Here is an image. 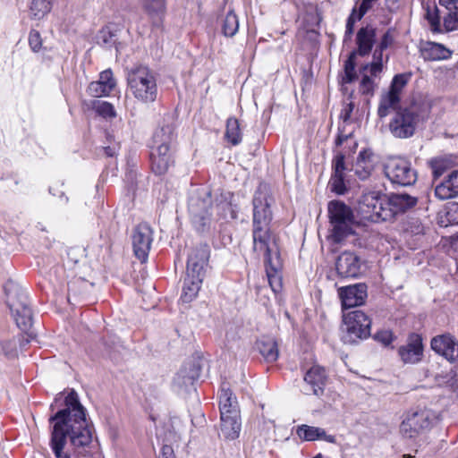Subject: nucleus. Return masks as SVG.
<instances>
[{
    "label": "nucleus",
    "mask_w": 458,
    "mask_h": 458,
    "mask_svg": "<svg viewBox=\"0 0 458 458\" xmlns=\"http://www.w3.org/2000/svg\"><path fill=\"white\" fill-rule=\"evenodd\" d=\"M225 137V140L233 146L241 143L242 131L240 128V123L236 118L230 117L227 119Z\"/></svg>",
    "instance_id": "36"
},
{
    "label": "nucleus",
    "mask_w": 458,
    "mask_h": 458,
    "mask_svg": "<svg viewBox=\"0 0 458 458\" xmlns=\"http://www.w3.org/2000/svg\"><path fill=\"white\" fill-rule=\"evenodd\" d=\"M209 259V249L206 244L199 245L192 250L188 258L187 272L189 275L196 274L203 277L205 267Z\"/></svg>",
    "instance_id": "19"
},
{
    "label": "nucleus",
    "mask_w": 458,
    "mask_h": 458,
    "mask_svg": "<svg viewBox=\"0 0 458 458\" xmlns=\"http://www.w3.org/2000/svg\"><path fill=\"white\" fill-rule=\"evenodd\" d=\"M314 458H323V456L319 454L316 455Z\"/></svg>",
    "instance_id": "62"
},
{
    "label": "nucleus",
    "mask_w": 458,
    "mask_h": 458,
    "mask_svg": "<svg viewBox=\"0 0 458 458\" xmlns=\"http://www.w3.org/2000/svg\"><path fill=\"white\" fill-rule=\"evenodd\" d=\"M417 204V198L406 193L382 194L364 192L359 199L357 213L363 221L378 223L393 220Z\"/></svg>",
    "instance_id": "2"
},
{
    "label": "nucleus",
    "mask_w": 458,
    "mask_h": 458,
    "mask_svg": "<svg viewBox=\"0 0 458 458\" xmlns=\"http://www.w3.org/2000/svg\"><path fill=\"white\" fill-rule=\"evenodd\" d=\"M392 42H393V37L387 31L382 37L381 41H380L377 48H379L381 50H385V49H386L392 44Z\"/></svg>",
    "instance_id": "54"
},
{
    "label": "nucleus",
    "mask_w": 458,
    "mask_h": 458,
    "mask_svg": "<svg viewBox=\"0 0 458 458\" xmlns=\"http://www.w3.org/2000/svg\"><path fill=\"white\" fill-rule=\"evenodd\" d=\"M403 458H413L411 454H404Z\"/></svg>",
    "instance_id": "61"
},
{
    "label": "nucleus",
    "mask_w": 458,
    "mask_h": 458,
    "mask_svg": "<svg viewBox=\"0 0 458 458\" xmlns=\"http://www.w3.org/2000/svg\"><path fill=\"white\" fill-rule=\"evenodd\" d=\"M361 260L354 252L344 251L336 260V271L342 277H358L361 273Z\"/></svg>",
    "instance_id": "17"
},
{
    "label": "nucleus",
    "mask_w": 458,
    "mask_h": 458,
    "mask_svg": "<svg viewBox=\"0 0 458 458\" xmlns=\"http://www.w3.org/2000/svg\"><path fill=\"white\" fill-rule=\"evenodd\" d=\"M443 171L444 169L442 167L441 162L437 160L432 162V173L434 179L440 177L443 174Z\"/></svg>",
    "instance_id": "55"
},
{
    "label": "nucleus",
    "mask_w": 458,
    "mask_h": 458,
    "mask_svg": "<svg viewBox=\"0 0 458 458\" xmlns=\"http://www.w3.org/2000/svg\"><path fill=\"white\" fill-rule=\"evenodd\" d=\"M188 210L192 224L198 231H204L211 219L212 199L208 189H197L189 198Z\"/></svg>",
    "instance_id": "8"
},
{
    "label": "nucleus",
    "mask_w": 458,
    "mask_h": 458,
    "mask_svg": "<svg viewBox=\"0 0 458 458\" xmlns=\"http://www.w3.org/2000/svg\"><path fill=\"white\" fill-rule=\"evenodd\" d=\"M435 196L440 200L458 196V170L452 171L435 187Z\"/></svg>",
    "instance_id": "22"
},
{
    "label": "nucleus",
    "mask_w": 458,
    "mask_h": 458,
    "mask_svg": "<svg viewBox=\"0 0 458 458\" xmlns=\"http://www.w3.org/2000/svg\"><path fill=\"white\" fill-rule=\"evenodd\" d=\"M439 4L446 11L443 18L445 31L458 30V0H439Z\"/></svg>",
    "instance_id": "28"
},
{
    "label": "nucleus",
    "mask_w": 458,
    "mask_h": 458,
    "mask_svg": "<svg viewBox=\"0 0 458 458\" xmlns=\"http://www.w3.org/2000/svg\"><path fill=\"white\" fill-rule=\"evenodd\" d=\"M196 371L194 369H190L189 370L186 368H182L174 378V382L179 387H188L193 385V382L196 377Z\"/></svg>",
    "instance_id": "40"
},
{
    "label": "nucleus",
    "mask_w": 458,
    "mask_h": 458,
    "mask_svg": "<svg viewBox=\"0 0 458 458\" xmlns=\"http://www.w3.org/2000/svg\"><path fill=\"white\" fill-rule=\"evenodd\" d=\"M353 109H354V104L352 102H350V103L344 105V108L341 111V114H340L341 119H343L344 122H347L350 119Z\"/></svg>",
    "instance_id": "52"
},
{
    "label": "nucleus",
    "mask_w": 458,
    "mask_h": 458,
    "mask_svg": "<svg viewBox=\"0 0 458 458\" xmlns=\"http://www.w3.org/2000/svg\"><path fill=\"white\" fill-rule=\"evenodd\" d=\"M96 111L98 114H100L103 117H114L115 116V111L113 106L108 102L106 101H98L95 105Z\"/></svg>",
    "instance_id": "43"
},
{
    "label": "nucleus",
    "mask_w": 458,
    "mask_h": 458,
    "mask_svg": "<svg viewBox=\"0 0 458 458\" xmlns=\"http://www.w3.org/2000/svg\"><path fill=\"white\" fill-rule=\"evenodd\" d=\"M344 324L350 342L365 339L370 335V318L361 310L344 313Z\"/></svg>",
    "instance_id": "12"
},
{
    "label": "nucleus",
    "mask_w": 458,
    "mask_h": 458,
    "mask_svg": "<svg viewBox=\"0 0 458 458\" xmlns=\"http://www.w3.org/2000/svg\"><path fill=\"white\" fill-rule=\"evenodd\" d=\"M375 89V82L367 73L362 74L360 83V92L363 95H373Z\"/></svg>",
    "instance_id": "44"
},
{
    "label": "nucleus",
    "mask_w": 458,
    "mask_h": 458,
    "mask_svg": "<svg viewBox=\"0 0 458 458\" xmlns=\"http://www.w3.org/2000/svg\"><path fill=\"white\" fill-rule=\"evenodd\" d=\"M334 173L329 181V187L333 192L338 195L344 194L347 188L344 183V171L346 170L344 163V155L338 153L333 159Z\"/></svg>",
    "instance_id": "20"
},
{
    "label": "nucleus",
    "mask_w": 458,
    "mask_h": 458,
    "mask_svg": "<svg viewBox=\"0 0 458 458\" xmlns=\"http://www.w3.org/2000/svg\"><path fill=\"white\" fill-rule=\"evenodd\" d=\"M115 87V81L111 70H106L99 75L98 81H93L89 85L88 92L90 96L100 98L107 96Z\"/></svg>",
    "instance_id": "23"
},
{
    "label": "nucleus",
    "mask_w": 458,
    "mask_h": 458,
    "mask_svg": "<svg viewBox=\"0 0 458 458\" xmlns=\"http://www.w3.org/2000/svg\"><path fill=\"white\" fill-rule=\"evenodd\" d=\"M376 39V30L370 26L360 28L356 36L357 55L360 56L368 55L374 46Z\"/></svg>",
    "instance_id": "27"
},
{
    "label": "nucleus",
    "mask_w": 458,
    "mask_h": 458,
    "mask_svg": "<svg viewBox=\"0 0 458 458\" xmlns=\"http://www.w3.org/2000/svg\"><path fill=\"white\" fill-rule=\"evenodd\" d=\"M53 0H33L30 13L34 19L40 20L47 14L52 8Z\"/></svg>",
    "instance_id": "39"
},
{
    "label": "nucleus",
    "mask_w": 458,
    "mask_h": 458,
    "mask_svg": "<svg viewBox=\"0 0 458 458\" xmlns=\"http://www.w3.org/2000/svg\"><path fill=\"white\" fill-rule=\"evenodd\" d=\"M375 0H362L360 8L359 13L357 14V19L360 20L365 13L371 8L372 2Z\"/></svg>",
    "instance_id": "53"
},
{
    "label": "nucleus",
    "mask_w": 458,
    "mask_h": 458,
    "mask_svg": "<svg viewBox=\"0 0 458 458\" xmlns=\"http://www.w3.org/2000/svg\"><path fill=\"white\" fill-rule=\"evenodd\" d=\"M296 435L303 441L324 440L327 443L335 442V437L328 435L324 428L305 424L297 427Z\"/></svg>",
    "instance_id": "26"
},
{
    "label": "nucleus",
    "mask_w": 458,
    "mask_h": 458,
    "mask_svg": "<svg viewBox=\"0 0 458 458\" xmlns=\"http://www.w3.org/2000/svg\"><path fill=\"white\" fill-rule=\"evenodd\" d=\"M429 113L430 106L428 102L413 101L408 106L396 110L389 123V131L395 138H411L419 124L428 119Z\"/></svg>",
    "instance_id": "3"
},
{
    "label": "nucleus",
    "mask_w": 458,
    "mask_h": 458,
    "mask_svg": "<svg viewBox=\"0 0 458 458\" xmlns=\"http://www.w3.org/2000/svg\"><path fill=\"white\" fill-rule=\"evenodd\" d=\"M357 14L358 13H356V9L353 8L352 13L350 14L346 21L345 37L350 38L353 33L354 24L357 21H359L357 19Z\"/></svg>",
    "instance_id": "49"
},
{
    "label": "nucleus",
    "mask_w": 458,
    "mask_h": 458,
    "mask_svg": "<svg viewBox=\"0 0 458 458\" xmlns=\"http://www.w3.org/2000/svg\"><path fill=\"white\" fill-rule=\"evenodd\" d=\"M29 44L33 52H38L42 47V38L38 31L32 30L29 34Z\"/></svg>",
    "instance_id": "46"
},
{
    "label": "nucleus",
    "mask_w": 458,
    "mask_h": 458,
    "mask_svg": "<svg viewBox=\"0 0 458 458\" xmlns=\"http://www.w3.org/2000/svg\"><path fill=\"white\" fill-rule=\"evenodd\" d=\"M202 280L203 277L199 276L196 274L189 275L186 271V276L184 278L181 296L183 302H191L198 295Z\"/></svg>",
    "instance_id": "31"
},
{
    "label": "nucleus",
    "mask_w": 458,
    "mask_h": 458,
    "mask_svg": "<svg viewBox=\"0 0 458 458\" xmlns=\"http://www.w3.org/2000/svg\"><path fill=\"white\" fill-rule=\"evenodd\" d=\"M384 171L392 183L401 186L412 185L417 181L416 171L411 167L410 161L403 157L388 158L384 165Z\"/></svg>",
    "instance_id": "9"
},
{
    "label": "nucleus",
    "mask_w": 458,
    "mask_h": 458,
    "mask_svg": "<svg viewBox=\"0 0 458 458\" xmlns=\"http://www.w3.org/2000/svg\"><path fill=\"white\" fill-rule=\"evenodd\" d=\"M72 295H75L74 284H69V289H68V300L69 301L71 300Z\"/></svg>",
    "instance_id": "59"
},
{
    "label": "nucleus",
    "mask_w": 458,
    "mask_h": 458,
    "mask_svg": "<svg viewBox=\"0 0 458 458\" xmlns=\"http://www.w3.org/2000/svg\"><path fill=\"white\" fill-rule=\"evenodd\" d=\"M408 81L409 76L406 74L402 73L395 75L391 82L389 89L386 92L395 97L401 98L402 91L406 86Z\"/></svg>",
    "instance_id": "42"
},
{
    "label": "nucleus",
    "mask_w": 458,
    "mask_h": 458,
    "mask_svg": "<svg viewBox=\"0 0 458 458\" xmlns=\"http://www.w3.org/2000/svg\"><path fill=\"white\" fill-rule=\"evenodd\" d=\"M342 142H343V139H342V137H338V139L336 140V144H337V145H341V144H342Z\"/></svg>",
    "instance_id": "60"
},
{
    "label": "nucleus",
    "mask_w": 458,
    "mask_h": 458,
    "mask_svg": "<svg viewBox=\"0 0 458 458\" xmlns=\"http://www.w3.org/2000/svg\"><path fill=\"white\" fill-rule=\"evenodd\" d=\"M220 416L231 415L235 411L239 412L236 397L232 391L225 386L221 390L219 397Z\"/></svg>",
    "instance_id": "34"
},
{
    "label": "nucleus",
    "mask_w": 458,
    "mask_h": 458,
    "mask_svg": "<svg viewBox=\"0 0 458 458\" xmlns=\"http://www.w3.org/2000/svg\"><path fill=\"white\" fill-rule=\"evenodd\" d=\"M427 19L428 21V23L430 24L431 30L436 32H442L445 30V29H442V25L440 22V17L437 14V11H435L434 13H427Z\"/></svg>",
    "instance_id": "47"
},
{
    "label": "nucleus",
    "mask_w": 458,
    "mask_h": 458,
    "mask_svg": "<svg viewBox=\"0 0 458 458\" xmlns=\"http://www.w3.org/2000/svg\"><path fill=\"white\" fill-rule=\"evenodd\" d=\"M65 407L49 419L53 423L50 447L55 458H71L66 449L67 438L76 458L92 456L94 428L81 403L78 394L72 390L64 399Z\"/></svg>",
    "instance_id": "1"
},
{
    "label": "nucleus",
    "mask_w": 458,
    "mask_h": 458,
    "mask_svg": "<svg viewBox=\"0 0 458 458\" xmlns=\"http://www.w3.org/2000/svg\"><path fill=\"white\" fill-rule=\"evenodd\" d=\"M239 30V20L233 11H229L223 20L222 30L225 36L233 37Z\"/></svg>",
    "instance_id": "38"
},
{
    "label": "nucleus",
    "mask_w": 458,
    "mask_h": 458,
    "mask_svg": "<svg viewBox=\"0 0 458 458\" xmlns=\"http://www.w3.org/2000/svg\"><path fill=\"white\" fill-rule=\"evenodd\" d=\"M220 435L225 439L233 440L237 438L241 431L240 412L235 411L231 415L220 416Z\"/></svg>",
    "instance_id": "25"
},
{
    "label": "nucleus",
    "mask_w": 458,
    "mask_h": 458,
    "mask_svg": "<svg viewBox=\"0 0 458 458\" xmlns=\"http://www.w3.org/2000/svg\"><path fill=\"white\" fill-rule=\"evenodd\" d=\"M439 223L442 226L458 225V203L451 202L445 206Z\"/></svg>",
    "instance_id": "37"
},
{
    "label": "nucleus",
    "mask_w": 458,
    "mask_h": 458,
    "mask_svg": "<svg viewBox=\"0 0 458 458\" xmlns=\"http://www.w3.org/2000/svg\"><path fill=\"white\" fill-rule=\"evenodd\" d=\"M303 393L320 396L324 392L327 375L324 368L314 365L304 375Z\"/></svg>",
    "instance_id": "15"
},
{
    "label": "nucleus",
    "mask_w": 458,
    "mask_h": 458,
    "mask_svg": "<svg viewBox=\"0 0 458 458\" xmlns=\"http://www.w3.org/2000/svg\"><path fill=\"white\" fill-rule=\"evenodd\" d=\"M400 97H395L388 92H384L380 96V100L377 107V115L380 118L386 117L391 111L396 112L400 104Z\"/></svg>",
    "instance_id": "33"
},
{
    "label": "nucleus",
    "mask_w": 458,
    "mask_h": 458,
    "mask_svg": "<svg viewBox=\"0 0 458 458\" xmlns=\"http://www.w3.org/2000/svg\"><path fill=\"white\" fill-rule=\"evenodd\" d=\"M160 458H174L173 449L170 445L163 446Z\"/></svg>",
    "instance_id": "56"
},
{
    "label": "nucleus",
    "mask_w": 458,
    "mask_h": 458,
    "mask_svg": "<svg viewBox=\"0 0 458 458\" xmlns=\"http://www.w3.org/2000/svg\"><path fill=\"white\" fill-rule=\"evenodd\" d=\"M252 239L253 251L262 254L265 261L281 257L277 236L270 230V225L252 226Z\"/></svg>",
    "instance_id": "10"
},
{
    "label": "nucleus",
    "mask_w": 458,
    "mask_h": 458,
    "mask_svg": "<svg viewBox=\"0 0 458 458\" xmlns=\"http://www.w3.org/2000/svg\"><path fill=\"white\" fill-rule=\"evenodd\" d=\"M274 199L266 186H259L255 192L253 203L252 226L270 225L272 221L271 205Z\"/></svg>",
    "instance_id": "13"
},
{
    "label": "nucleus",
    "mask_w": 458,
    "mask_h": 458,
    "mask_svg": "<svg viewBox=\"0 0 458 458\" xmlns=\"http://www.w3.org/2000/svg\"><path fill=\"white\" fill-rule=\"evenodd\" d=\"M431 348L449 361L458 360V343L450 335H442L431 340Z\"/></svg>",
    "instance_id": "18"
},
{
    "label": "nucleus",
    "mask_w": 458,
    "mask_h": 458,
    "mask_svg": "<svg viewBox=\"0 0 458 458\" xmlns=\"http://www.w3.org/2000/svg\"><path fill=\"white\" fill-rule=\"evenodd\" d=\"M327 210L329 222L332 226L330 239L335 243H341L347 236L354 233L352 210L340 200L330 201Z\"/></svg>",
    "instance_id": "6"
},
{
    "label": "nucleus",
    "mask_w": 458,
    "mask_h": 458,
    "mask_svg": "<svg viewBox=\"0 0 458 458\" xmlns=\"http://www.w3.org/2000/svg\"><path fill=\"white\" fill-rule=\"evenodd\" d=\"M157 73L146 65H136L127 72L129 91L141 104L148 105L157 99Z\"/></svg>",
    "instance_id": "4"
},
{
    "label": "nucleus",
    "mask_w": 458,
    "mask_h": 458,
    "mask_svg": "<svg viewBox=\"0 0 458 458\" xmlns=\"http://www.w3.org/2000/svg\"><path fill=\"white\" fill-rule=\"evenodd\" d=\"M153 232L147 224L138 225L132 233V247L136 257L145 261L150 250Z\"/></svg>",
    "instance_id": "14"
},
{
    "label": "nucleus",
    "mask_w": 458,
    "mask_h": 458,
    "mask_svg": "<svg viewBox=\"0 0 458 458\" xmlns=\"http://www.w3.org/2000/svg\"><path fill=\"white\" fill-rule=\"evenodd\" d=\"M375 339L386 346L392 343L393 334L388 330L380 331L376 334Z\"/></svg>",
    "instance_id": "50"
},
{
    "label": "nucleus",
    "mask_w": 458,
    "mask_h": 458,
    "mask_svg": "<svg viewBox=\"0 0 458 458\" xmlns=\"http://www.w3.org/2000/svg\"><path fill=\"white\" fill-rule=\"evenodd\" d=\"M143 7L153 22L158 25L165 11V0H144Z\"/></svg>",
    "instance_id": "35"
},
{
    "label": "nucleus",
    "mask_w": 458,
    "mask_h": 458,
    "mask_svg": "<svg viewBox=\"0 0 458 458\" xmlns=\"http://www.w3.org/2000/svg\"><path fill=\"white\" fill-rule=\"evenodd\" d=\"M105 153L108 157H113L115 154V148L108 146V147L105 148Z\"/></svg>",
    "instance_id": "58"
},
{
    "label": "nucleus",
    "mask_w": 458,
    "mask_h": 458,
    "mask_svg": "<svg viewBox=\"0 0 458 458\" xmlns=\"http://www.w3.org/2000/svg\"><path fill=\"white\" fill-rule=\"evenodd\" d=\"M174 128L172 124H165L154 133L150 165L152 171L157 175L165 174L174 164L170 148L174 140Z\"/></svg>",
    "instance_id": "5"
},
{
    "label": "nucleus",
    "mask_w": 458,
    "mask_h": 458,
    "mask_svg": "<svg viewBox=\"0 0 458 458\" xmlns=\"http://www.w3.org/2000/svg\"><path fill=\"white\" fill-rule=\"evenodd\" d=\"M357 56V52H352L348 57V59L344 63V74L342 78V81L344 83H352L357 78L356 71H355V59Z\"/></svg>",
    "instance_id": "41"
},
{
    "label": "nucleus",
    "mask_w": 458,
    "mask_h": 458,
    "mask_svg": "<svg viewBox=\"0 0 458 458\" xmlns=\"http://www.w3.org/2000/svg\"><path fill=\"white\" fill-rule=\"evenodd\" d=\"M443 384L453 391L458 390V374L456 371L450 369L443 376Z\"/></svg>",
    "instance_id": "45"
},
{
    "label": "nucleus",
    "mask_w": 458,
    "mask_h": 458,
    "mask_svg": "<svg viewBox=\"0 0 458 458\" xmlns=\"http://www.w3.org/2000/svg\"><path fill=\"white\" fill-rule=\"evenodd\" d=\"M354 169L355 174L360 180L368 179L374 170L373 154L369 150L360 151Z\"/></svg>",
    "instance_id": "30"
},
{
    "label": "nucleus",
    "mask_w": 458,
    "mask_h": 458,
    "mask_svg": "<svg viewBox=\"0 0 458 458\" xmlns=\"http://www.w3.org/2000/svg\"><path fill=\"white\" fill-rule=\"evenodd\" d=\"M266 273L269 285L274 293H279L283 288L282 268L283 261L281 257L274 258L265 261Z\"/></svg>",
    "instance_id": "24"
},
{
    "label": "nucleus",
    "mask_w": 458,
    "mask_h": 458,
    "mask_svg": "<svg viewBox=\"0 0 458 458\" xmlns=\"http://www.w3.org/2000/svg\"><path fill=\"white\" fill-rule=\"evenodd\" d=\"M383 51L384 50H381V49H379L377 47L375 49L374 54H373V62L382 64V62H383Z\"/></svg>",
    "instance_id": "57"
},
{
    "label": "nucleus",
    "mask_w": 458,
    "mask_h": 458,
    "mask_svg": "<svg viewBox=\"0 0 458 458\" xmlns=\"http://www.w3.org/2000/svg\"><path fill=\"white\" fill-rule=\"evenodd\" d=\"M257 347L267 361L274 362L278 359L277 344L273 338L262 337L257 342Z\"/></svg>",
    "instance_id": "32"
},
{
    "label": "nucleus",
    "mask_w": 458,
    "mask_h": 458,
    "mask_svg": "<svg viewBox=\"0 0 458 458\" xmlns=\"http://www.w3.org/2000/svg\"><path fill=\"white\" fill-rule=\"evenodd\" d=\"M421 338L418 335H411L407 344L399 348V355L405 363H416L422 356Z\"/></svg>",
    "instance_id": "21"
},
{
    "label": "nucleus",
    "mask_w": 458,
    "mask_h": 458,
    "mask_svg": "<svg viewBox=\"0 0 458 458\" xmlns=\"http://www.w3.org/2000/svg\"><path fill=\"white\" fill-rule=\"evenodd\" d=\"M440 420V414L431 409L409 411L403 415L399 431L405 438H415L432 428Z\"/></svg>",
    "instance_id": "7"
},
{
    "label": "nucleus",
    "mask_w": 458,
    "mask_h": 458,
    "mask_svg": "<svg viewBox=\"0 0 458 458\" xmlns=\"http://www.w3.org/2000/svg\"><path fill=\"white\" fill-rule=\"evenodd\" d=\"M7 304L16 325L22 331L32 326V310L28 296L23 293H7Z\"/></svg>",
    "instance_id": "11"
},
{
    "label": "nucleus",
    "mask_w": 458,
    "mask_h": 458,
    "mask_svg": "<svg viewBox=\"0 0 458 458\" xmlns=\"http://www.w3.org/2000/svg\"><path fill=\"white\" fill-rule=\"evenodd\" d=\"M421 56L426 61H438L448 59L451 51L443 45L434 42H427L420 49Z\"/></svg>",
    "instance_id": "29"
},
{
    "label": "nucleus",
    "mask_w": 458,
    "mask_h": 458,
    "mask_svg": "<svg viewBox=\"0 0 458 458\" xmlns=\"http://www.w3.org/2000/svg\"><path fill=\"white\" fill-rule=\"evenodd\" d=\"M344 310L362 305L367 298V286L364 284H355L339 289Z\"/></svg>",
    "instance_id": "16"
},
{
    "label": "nucleus",
    "mask_w": 458,
    "mask_h": 458,
    "mask_svg": "<svg viewBox=\"0 0 458 458\" xmlns=\"http://www.w3.org/2000/svg\"><path fill=\"white\" fill-rule=\"evenodd\" d=\"M367 70H369V73L371 76H377L382 72V64L372 62L369 64H366L362 67V72L365 73Z\"/></svg>",
    "instance_id": "51"
},
{
    "label": "nucleus",
    "mask_w": 458,
    "mask_h": 458,
    "mask_svg": "<svg viewBox=\"0 0 458 458\" xmlns=\"http://www.w3.org/2000/svg\"><path fill=\"white\" fill-rule=\"evenodd\" d=\"M114 35L108 28L103 29L98 36V40L106 47H111L115 43Z\"/></svg>",
    "instance_id": "48"
}]
</instances>
